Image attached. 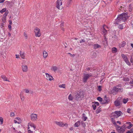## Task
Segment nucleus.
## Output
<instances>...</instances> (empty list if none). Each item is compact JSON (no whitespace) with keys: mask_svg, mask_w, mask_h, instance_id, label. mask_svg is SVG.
<instances>
[{"mask_svg":"<svg viewBox=\"0 0 133 133\" xmlns=\"http://www.w3.org/2000/svg\"><path fill=\"white\" fill-rule=\"evenodd\" d=\"M15 113L14 112H12L10 113V116L11 117H13L15 116Z\"/></svg>","mask_w":133,"mask_h":133,"instance_id":"nucleus-42","label":"nucleus"},{"mask_svg":"<svg viewBox=\"0 0 133 133\" xmlns=\"http://www.w3.org/2000/svg\"><path fill=\"white\" fill-rule=\"evenodd\" d=\"M34 32L36 36L38 37L40 36L41 34L40 31V29L39 28H35L34 30Z\"/></svg>","mask_w":133,"mask_h":133,"instance_id":"nucleus-6","label":"nucleus"},{"mask_svg":"<svg viewBox=\"0 0 133 133\" xmlns=\"http://www.w3.org/2000/svg\"><path fill=\"white\" fill-rule=\"evenodd\" d=\"M83 94V92H77L75 95V98L76 99H78L80 98L81 96Z\"/></svg>","mask_w":133,"mask_h":133,"instance_id":"nucleus-10","label":"nucleus"},{"mask_svg":"<svg viewBox=\"0 0 133 133\" xmlns=\"http://www.w3.org/2000/svg\"><path fill=\"white\" fill-rule=\"evenodd\" d=\"M118 28L119 29H123V26L122 24L120 25L119 26Z\"/></svg>","mask_w":133,"mask_h":133,"instance_id":"nucleus-39","label":"nucleus"},{"mask_svg":"<svg viewBox=\"0 0 133 133\" xmlns=\"http://www.w3.org/2000/svg\"><path fill=\"white\" fill-rule=\"evenodd\" d=\"M16 58H19V55H16Z\"/></svg>","mask_w":133,"mask_h":133,"instance_id":"nucleus-55","label":"nucleus"},{"mask_svg":"<svg viewBox=\"0 0 133 133\" xmlns=\"http://www.w3.org/2000/svg\"><path fill=\"white\" fill-rule=\"evenodd\" d=\"M101 111V110L100 109H98L96 111V114H98Z\"/></svg>","mask_w":133,"mask_h":133,"instance_id":"nucleus-37","label":"nucleus"},{"mask_svg":"<svg viewBox=\"0 0 133 133\" xmlns=\"http://www.w3.org/2000/svg\"><path fill=\"white\" fill-rule=\"evenodd\" d=\"M48 55L47 53L45 51H44L43 52V56L44 58H46Z\"/></svg>","mask_w":133,"mask_h":133,"instance_id":"nucleus-19","label":"nucleus"},{"mask_svg":"<svg viewBox=\"0 0 133 133\" xmlns=\"http://www.w3.org/2000/svg\"><path fill=\"white\" fill-rule=\"evenodd\" d=\"M115 128L117 131L118 133H123L126 128L125 125H123L121 127L116 125Z\"/></svg>","mask_w":133,"mask_h":133,"instance_id":"nucleus-3","label":"nucleus"},{"mask_svg":"<svg viewBox=\"0 0 133 133\" xmlns=\"http://www.w3.org/2000/svg\"><path fill=\"white\" fill-rule=\"evenodd\" d=\"M9 13V11H6L5 12V13L3 15V16L4 17H6V16Z\"/></svg>","mask_w":133,"mask_h":133,"instance_id":"nucleus-31","label":"nucleus"},{"mask_svg":"<svg viewBox=\"0 0 133 133\" xmlns=\"http://www.w3.org/2000/svg\"><path fill=\"white\" fill-rule=\"evenodd\" d=\"M111 120L112 123L115 125V127H116V125H117L116 124L114 119L113 118H112L111 119Z\"/></svg>","mask_w":133,"mask_h":133,"instance_id":"nucleus-26","label":"nucleus"},{"mask_svg":"<svg viewBox=\"0 0 133 133\" xmlns=\"http://www.w3.org/2000/svg\"><path fill=\"white\" fill-rule=\"evenodd\" d=\"M128 18L127 14L126 13H123L119 15L117 18L116 19L114 22V23L115 25L117 24L118 23L121 21L124 22Z\"/></svg>","mask_w":133,"mask_h":133,"instance_id":"nucleus-1","label":"nucleus"},{"mask_svg":"<svg viewBox=\"0 0 133 133\" xmlns=\"http://www.w3.org/2000/svg\"><path fill=\"white\" fill-rule=\"evenodd\" d=\"M51 70L54 71L55 72H56L58 70V68L56 66H53L51 68Z\"/></svg>","mask_w":133,"mask_h":133,"instance_id":"nucleus-18","label":"nucleus"},{"mask_svg":"<svg viewBox=\"0 0 133 133\" xmlns=\"http://www.w3.org/2000/svg\"><path fill=\"white\" fill-rule=\"evenodd\" d=\"M97 100L99 101L101 103V102L102 101V98L100 97H97Z\"/></svg>","mask_w":133,"mask_h":133,"instance_id":"nucleus-33","label":"nucleus"},{"mask_svg":"<svg viewBox=\"0 0 133 133\" xmlns=\"http://www.w3.org/2000/svg\"><path fill=\"white\" fill-rule=\"evenodd\" d=\"M124 8L123 6H121L119 8V10L121 11H123L124 10L125 11V10L124 9Z\"/></svg>","mask_w":133,"mask_h":133,"instance_id":"nucleus-40","label":"nucleus"},{"mask_svg":"<svg viewBox=\"0 0 133 133\" xmlns=\"http://www.w3.org/2000/svg\"><path fill=\"white\" fill-rule=\"evenodd\" d=\"M107 39L105 37L104 39V40H103V44L104 45H105V46L107 45L108 44V43H107Z\"/></svg>","mask_w":133,"mask_h":133,"instance_id":"nucleus-24","label":"nucleus"},{"mask_svg":"<svg viewBox=\"0 0 133 133\" xmlns=\"http://www.w3.org/2000/svg\"><path fill=\"white\" fill-rule=\"evenodd\" d=\"M8 28L9 29H10V30H11V25H9L8 26Z\"/></svg>","mask_w":133,"mask_h":133,"instance_id":"nucleus-61","label":"nucleus"},{"mask_svg":"<svg viewBox=\"0 0 133 133\" xmlns=\"http://www.w3.org/2000/svg\"><path fill=\"white\" fill-rule=\"evenodd\" d=\"M64 25V23L63 22H62L61 23V24H60V26L61 27H62Z\"/></svg>","mask_w":133,"mask_h":133,"instance_id":"nucleus-51","label":"nucleus"},{"mask_svg":"<svg viewBox=\"0 0 133 133\" xmlns=\"http://www.w3.org/2000/svg\"><path fill=\"white\" fill-rule=\"evenodd\" d=\"M117 123H118L119 124H121V122L120 121H117Z\"/></svg>","mask_w":133,"mask_h":133,"instance_id":"nucleus-64","label":"nucleus"},{"mask_svg":"<svg viewBox=\"0 0 133 133\" xmlns=\"http://www.w3.org/2000/svg\"><path fill=\"white\" fill-rule=\"evenodd\" d=\"M98 89L99 91H100L101 90V86L99 85L98 86Z\"/></svg>","mask_w":133,"mask_h":133,"instance_id":"nucleus-49","label":"nucleus"},{"mask_svg":"<svg viewBox=\"0 0 133 133\" xmlns=\"http://www.w3.org/2000/svg\"><path fill=\"white\" fill-rule=\"evenodd\" d=\"M73 98V97L71 95V94H70L68 97V99L70 101L72 100Z\"/></svg>","mask_w":133,"mask_h":133,"instance_id":"nucleus-29","label":"nucleus"},{"mask_svg":"<svg viewBox=\"0 0 133 133\" xmlns=\"http://www.w3.org/2000/svg\"><path fill=\"white\" fill-rule=\"evenodd\" d=\"M29 92L31 94H32L33 92V91L32 90H30L29 91Z\"/></svg>","mask_w":133,"mask_h":133,"instance_id":"nucleus-62","label":"nucleus"},{"mask_svg":"<svg viewBox=\"0 0 133 133\" xmlns=\"http://www.w3.org/2000/svg\"><path fill=\"white\" fill-rule=\"evenodd\" d=\"M129 131L131 133H133V129H131Z\"/></svg>","mask_w":133,"mask_h":133,"instance_id":"nucleus-54","label":"nucleus"},{"mask_svg":"<svg viewBox=\"0 0 133 133\" xmlns=\"http://www.w3.org/2000/svg\"><path fill=\"white\" fill-rule=\"evenodd\" d=\"M8 35L9 36H11V34L10 33V32L8 33Z\"/></svg>","mask_w":133,"mask_h":133,"instance_id":"nucleus-63","label":"nucleus"},{"mask_svg":"<svg viewBox=\"0 0 133 133\" xmlns=\"http://www.w3.org/2000/svg\"><path fill=\"white\" fill-rule=\"evenodd\" d=\"M4 24L3 23H1L0 25V26L1 28H2L4 27Z\"/></svg>","mask_w":133,"mask_h":133,"instance_id":"nucleus-48","label":"nucleus"},{"mask_svg":"<svg viewBox=\"0 0 133 133\" xmlns=\"http://www.w3.org/2000/svg\"><path fill=\"white\" fill-rule=\"evenodd\" d=\"M130 83L131 84H133V80H131L130 82Z\"/></svg>","mask_w":133,"mask_h":133,"instance_id":"nucleus-58","label":"nucleus"},{"mask_svg":"<svg viewBox=\"0 0 133 133\" xmlns=\"http://www.w3.org/2000/svg\"><path fill=\"white\" fill-rule=\"evenodd\" d=\"M20 54L21 57L23 59H24L25 58V54L23 52L21 51L20 52Z\"/></svg>","mask_w":133,"mask_h":133,"instance_id":"nucleus-23","label":"nucleus"},{"mask_svg":"<svg viewBox=\"0 0 133 133\" xmlns=\"http://www.w3.org/2000/svg\"><path fill=\"white\" fill-rule=\"evenodd\" d=\"M6 17H3V18H2V22L3 23H5L6 22Z\"/></svg>","mask_w":133,"mask_h":133,"instance_id":"nucleus-32","label":"nucleus"},{"mask_svg":"<svg viewBox=\"0 0 133 133\" xmlns=\"http://www.w3.org/2000/svg\"><path fill=\"white\" fill-rule=\"evenodd\" d=\"M87 117L84 116V121H85L87 119Z\"/></svg>","mask_w":133,"mask_h":133,"instance_id":"nucleus-52","label":"nucleus"},{"mask_svg":"<svg viewBox=\"0 0 133 133\" xmlns=\"http://www.w3.org/2000/svg\"><path fill=\"white\" fill-rule=\"evenodd\" d=\"M25 92L26 93H28L29 92V91L28 89H25Z\"/></svg>","mask_w":133,"mask_h":133,"instance_id":"nucleus-56","label":"nucleus"},{"mask_svg":"<svg viewBox=\"0 0 133 133\" xmlns=\"http://www.w3.org/2000/svg\"><path fill=\"white\" fill-rule=\"evenodd\" d=\"M123 80L126 81H129V79L128 78H127V79L124 78L123 79Z\"/></svg>","mask_w":133,"mask_h":133,"instance_id":"nucleus-57","label":"nucleus"},{"mask_svg":"<svg viewBox=\"0 0 133 133\" xmlns=\"http://www.w3.org/2000/svg\"><path fill=\"white\" fill-rule=\"evenodd\" d=\"M122 90L121 88H119L117 87H115L113 88L112 90L115 91L116 92L117 91L122 92Z\"/></svg>","mask_w":133,"mask_h":133,"instance_id":"nucleus-15","label":"nucleus"},{"mask_svg":"<svg viewBox=\"0 0 133 133\" xmlns=\"http://www.w3.org/2000/svg\"><path fill=\"white\" fill-rule=\"evenodd\" d=\"M22 71L24 72H26L28 70V67L26 65L23 64L22 65Z\"/></svg>","mask_w":133,"mask_h":133,"instance_id":"nucleus-12","label":"nucleus"},{"mask_svg":"<svg viewBox=\"0 0 133 133\" xmlns=\"http://www.w3.org/2000/svg\"><path fill=\"white\" fill-rule=\"evenodd\" d=\"M131 110L130 109H128L127 110V112L128 113H130V112Z\"/></svg>","mask_w":133,"mask_h":133,"instance_id":"nucleus-53","label":"nucleus"},{"mask_svg":"<svg viewBox=\"0 0 133 133\" xmlns=\"http://www.w3.org/2000/svg\"><path fill=\"white\" fill-rule=\"evenodd\" d=\"M92 107L94 110H95L96 108V105L94 104L92 105Z\"/></svg>","mask_w":133,"mask_h":133,"instance_id":"nucleus-43","label":"nucleus"},{"mask_svg":"<svg viewBox=\"0 0 133 133\" xmlns=\"http://www.w3.org/2000/svg\"><path fill=\"white\" fill-rule=\"evenodd\" d=\"M24 36L26 38H27V36L26 34L25 33H24Z\"/></svg>","mask_w":133,"mask_h":133,"instance_id":"nucleus-50","label":"nucleus"},{"mask_svg":"<svg viewBox=\"0 0 133 133\" xmlns=\"http://www.w3.org/2000/svg\"><path fill=\"white\" fill-rule=\"evenodd\" d=\"M109 101V99L107 97H105L103 100H102L101 104H105L108 102Z\"/></svg>","mask_w":133,"mask_h":133,"instance_id":"nucleus-16","label":"nucleus"},{"mask_svg":"<svg viewBox=\"0 0 133 133\" xmlns=\"http://www.w3.org/2000/svg\"><path fill=\"white\" fill-rule=\"evenodd\" d=\"M94 104H95L96 105V106L97 105V106H98L99 105V103H98V102H94V103H93Z\"/></svg>","mask_w":133,"mask_h":133,"instance_id":"nucleus-45","label":"nucleus"},{"mask_svg":"<svg viewBox=\"0 0 133 133\" xmlns=\"http://www.w3.org/2000/svg\"><path fill=\"white\" fill-rule=\"evenodd\" d=\"M14 122L15 123H17L18 124H19L20 123V122H17L16 120H14Z\"/></svg>","mask_w":133,"mask_h":133,"instance_id":"nucleus-47","label":"nucleus"},{"mask_svg":"<svg viewBox=\"0 0 133 133\" xmlns=\"http://www.w3.org/2000/svg\"><path fill=\"white\" fill-rule=\"evenodd\" d=\"M31 119L32 121H36L37 119V115L36 114L32 113L30 116Z\"/></svg>","mask_w":133,"mask_h":133,"instance_id":"nucleus-7","label":"nucleus"},{"mask_svg":"<svg viewBox=\"0 0 133 133\" xmlns=\"http://www.w3.org/2000/svg\"><path fill=\"white\" fill-rule=\"evenodd\" d=\"M125 62L126 63L129 65H130V62H129L128 58H127L125 59L124 60Z\"/></svg>","mask_w":133,"mask_h":133,"instance_id":"nucleus-25","label":"nucleus"},{"mask_svg":"<svg viewBox=\"0 0 133 133\" xmlns=\"http://www.w3.org/2000/svg\"><path fill=\"white\" fill-rule=\"evenodd\" d=\"M45 75L47 80L51 81L54 80V78L52 76L49 74L45 73Z\"/></svg>","mask_w":133,"mask_h":133,"instance_id":"nucleus-9","label":"nucleus"},{"mask_svg":"<svg viewBox=\"0 0 133 133\" xmlns=\"http://www.w3.org/2000/svg\"><path fill=\"white\" fill-rule=\"evenodd\" d=\"M55 123L57 125L60 127H63L65 126L67 127L68 126V124L66 123L64 124L61 122H55Z\"/></svg>","mask_w":133,"mask_h":133,"instance_id":"nucleus-8","label":"nucleus"},{"mask_svg":"<svg viewBox=\"0 0 133 133\" xmlns=\"http://www.w3.org/2000/svg\"><path fill=\"white\" fill-rule=\"evenodd\" d=\"M62 1L61 0H57L56 1V7L58 9H62Z\"/></svg>","mask_w":133,"mask_h":133,"instance_id":"nucleus-5","label":"nucleus"},{"mask_svg":"<svg viewBox=\"0 0 133 133\" xmlns=\"http://www.w3.org/2000/svg\"><path fill=\"white\" fill-rule=\"evenodd\" d=\"M2 78L3 79L4 81H8L10 82V81L7 79V78L5 75H2Z\"/></svg>","mask_w":133,"mask_h":133,"instance_id":"nucleus-22","label":"nucleus"},{"mask_svg":"<svg viewBox=\"0 0 133 133\" xmlns=\"http://www.w3.org/2000/svg\"><path fill=\"white\" fill-rule=\"evenodd\" d=\"M126 124H128L129 125H130V124H132L130 122H128L126 123Z\"/></svg>","mask_w":133,"mask_h":133,"instance_id":"nucleus-59","label":"nucleus"},{"mask_svg":"<svg viewBox=\"0 0 133 133\" xmlns=\"http://www.w3.org/2000/svg\"><path fill=\"white\" fill-rule=\"evenodd\" d=\"M15 119L19 121L20 123L22 121V120L21 118L19 117H16L15 118Z\"/></svg>","mask_w":133,"mask_h":133,"instance_id":"nucleus-34","label":"nucleus"},{"mask_svg":"<svg viewBox=\"0 0 133 133\" xmlns=\"http://www.w3.org/2000/svg\"><path fill=\"white\" fill-rule=\"evenodd\" d=\"M107 27V26L105 25L103 26V27L101 28V30L102 31V34L104 35H105L107 32V30H106L105 28Z\"/></svg>","mask_w":133,"mask_h":133,"instance_id":"nucleus-11","label":"nucleus"},{"mask_svg":"<svg viewBox=\"0 0 133 133\" xmlns=\"http://www.w3.org/2000/svg\"><path fill=\"white\" fill-rule=\"evenodd\" d=\"M6 9L5 8L3 9L2 10L0 11V12L1 14L3 13V12L6 11Z\"/></svg>","mask_w":133,"mask_h":133,"instance_id":"nucleus-30","label":"nucleus"},{"mask_svg":"<svg viewBox=\"0 0 133 133\" xmlns=\"http://www.w3.org/2000/svg\"><path fill=\"white\" fill-rule=\"evenodd\" d=\"M126 43L124 41L122 42L119 44V47L120 48L122 47H123L126 45Z\"/></svg>","mask_w":133,"mask_h":133,"instance_id":"nucleus-17","label":"nucleus"},{"mask_svg":"<svg viewBox=\"0 0 133 133\" xmlns=\"http://www.w3.org/2000/svg\"><path fill=\"white\" fill-rule=\"evenodd\" d=\"M122 113L120 111H116L112 112L111 114V116L112 117L117 118L121 115Z\"/></svg>","mask_w":133,"mask_h":133,"instance_id":"nucleus-4","label":"nucleus"},{"mask_svg":"<svg viewBox=\"0 0 133 133\" xmlns=\"http://www.w3.org/2000/svg\"><path fill=\"white\" fill-rule=\"evenodd\" d=\"M80 124L81 121H79L75 123L74 124V126L75 127H78Z\"/></svg>","mask_w":133,"mask_h":133,"instance_id":"nucleus-21","label":"nucleus"},{"mask_svg":"<svg viewBox=\"0 0 133 133\" xmlns=\"http://www.w3.org/2000/svg\"><path fill=\"white\" fill-rule=\"evenodd\" d=\"M129 11L131 12L132 10V6L130 5L129 7Z\"/></svg>","mask_w":133,"mask_h":133,"instance_id":"nucleus-38","label":"nucleus"},{"mask_svg":"<svg viewBox=\"0 0 133 133\" xmlns=\"http://www.w3.org/2000/svg\"><path fill=\"white\" fill-rule=\"evenodd\" d=\"M128 101V98H127L126 99H124L123 100V102L125 104Z\"/></svg>","mask_w":133,"mask_h":133,"instance_id":"nucleus-35","label":"nucleus"},{"mask_svg":"<svg viewBox=\"0 0 133 133\" xmlns=\"http://www.w3.org/2000/svg\"><path fill=\"white\" fill-rule=\"evenodd\" d=\"M36 127L33 123L30 122L28 124V133H32L35 130Z\"/></svg>","mask_w":133,"mask_h":133,"instance_id":"nucleus-2","label":"nucleus"},{"mask_svg":"<svg viewBox=\"0 0 133 133\" xmlns=\"http://www.w3.org/2000/svg\"><path fill=\"white\" fill-rule=\"evenodd\" d=\"M3 119L1 117H0V121L1 123V124H3Z\"/></svg>","mask_w":133,"mask_h":133,"instance_id":"nucleus-44","label":"nucleus"},{"mask_svg":"<svg viewBox=\"0 0 133 133\" xmlns=\"http://www.w3.org/2000/svg\"><path fill=\"white\" fill-rule=\"evenodd\" d=\"M5 0H0V3H2Z\"/></svg>","mask_w":133,"mask_h":133,"instance_id":"nucleus-60","label":"nucleus"},{"mask_svg":"<svg viewBox=\"0 0 133 133\" xmlns=\"http://www.w3.org/2000/svg\"><path fill=\"white\" fill-rule=\"evenodd\" d=\"M111 51L112 53H115L117 52V50L116 48L113 47L112 48Z\"/></svg>","mask_w":133,"mask_h":133,"instance_id":"nucleus-20","label":"nucleus"},{"mask_svg":"<svg viewBox=\"0 0 133 133\" xmlns=\"http://www.w3.org/2000/svg\"><path fill=\"white\" fill-rule=\"evenodd\" d=\"M59 87L61 88H65V84H63L61 85H60L59 86Z\"/></svg>","mask_w":133,"mask_h":133,"instance_id":"nucleus-28","label":"nucleus"},{"mask_svg":"<svg viewBox=\"0 0 133 133\" xmlns=\"http://www.w3.org/2000/svg\"><path fill=\"white\" fill-rule=\"evenodd\" d=\"M68 54H69V55H70V56L71 57H74L75 56V55L74 54H71L70 53H68Z\"/></svg>","mask_w":133,"mask_h":133,"instance_id":"nucleus-46","label":"nucleus"},{"mask_svg":"<svg viewBox=\"0 0 133 133\" xmlns=\"http://www.w3.org/2000/svg\"><path fill=\"white\" fill-rule=\"evenodd\" d=\"M91 76L90 74H85L84 75V82L86 81Z\"/></svg>","mask_w":133,"mask_h":133,"instance_id":"nucleus-14","label":"nucleus"},{"mask_svg":"<svg viewBox=\"0 0 133 133\" xmlns=\"http://www.w3.org/2000/svg\"><path fill=\"white\" fill-rule=\"evenodd\" d=\"M100 47V45L98 44H95L94 45V48L95 49H96L97 48H99Z\"/></svg>","mask_w":133,"mask_h":133,"instance_id":"nucleus-27","label":"nucleus"},{"mask_svg":"<svg viewBox=\"0 0 133 133\" xmlns=\"http://www.w3.org/2000/svg\"><path fill=\"white\" fill-rule=\"evenodd\" d=\"M115 105L116 106H118L120 105L121 103V99L119 98H118L114 102Z\"/></svg>","mask_w":133,"mask_h":133,"instance_id":"nucleus-13","label":"nucleus"},{"mask_svg":"<svg viewBox=\"0 0 133 133\" xmlns=\"http://www.w3.org/2000/svg\"><path fill=\"white\" fill-rule=\"evenodd\" d=\"M121 56L122 58L124 60L125 59L127 58V57L123 54H122Z\"/></svg>","mask_w":133,"mask_h":133,"instance_id":"nucleus-36","label":"nucleus"},{"mask_svg":"<svg viewBox=\"0 0 133 133\" xmlns=\"http://www.w3.org/2000/svg\"><path fill=\"white\" fill-rule=\"evenodd\" d=\"M129 126H128L127 127V128L128 129H130V128L132 127V124H130L129 125Z\"/></svg>","mask_w":133,"mask_h":133,"instance_id":"nucleus-41","label":"nucleus"}]
</instances>
